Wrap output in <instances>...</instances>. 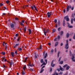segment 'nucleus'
<instances>
[{"mask_svg": "<svg viewBox=\"0 0 75 75\" xmlns=\"http://www.w3.org/2000/svg\"><path fill=\"white\" fill-rule=\"evenodd\" d=\"M66 43L67 44L65 45V48H66V50H68L69 48V45H68V39H67L66 40Z\"/></svg>", "mask_w": 75, "mask_h": 75, "instance_id": "1", "label": "nucleus"}, {"mask_svg": "<svg viewBox=\"0 0 75 75\" xmlns=\"http://www.w3.org/2000/svg\"><path fill=\"white\" fill-rule=\"evenodd\" d=\"M71 7H72L71 6V5H70V6L68 5L67 6V11H68V12L69 11V8L70 9H71Z\"/></svg>", "mask_w": 75, "mask_h": 75, "instance_id": "2", "label": "nucleus"}, {"mask_svg": "<svg viewBox=\"0 0 75 75\" xmlns=\"http://www.w3.org/2000/svg\"><path fill=\"white\" fill-rule=\"evenodd\" d=\"M10 25L11 26V27L12 28H14V24L13 23H10Z\"/></svg>", "mask_w": 75, "mask_h": 75, "instance_id": "3", "label": "nucleus"}, {"mask_svg": "<svg viewBox=\"0 0 75 75\" xmlns=\"http://www.w3.org/2000/svg\"><path fill=\"white\" fill-rule=\"evenodd\" d=\"M74 58L75 57L74 56V55H73L72 56V58H71V59L73 62H75V59H74Z\"/></svg>", "mask_w": 75, "mask_h": 75, "instance_id": "4", "label": "nucleus"}, {"mask_svg": "<svg viewBox=\"0 0 75 75\" xmlns=\"http://www.w3.org/2000/svg\"><path fill=\"white\" fill-rule=\"evenodd\" d=\"M45 67V66H44L42 67L41 69V70L40 72V73H42V72H43V71H44V69H43V68H44Z\"/></svg>", "mask_w": 75, "mask_h": 75, "instance_id": "5", "label": "nucleus"}, {"mask_svg": "<svg viewBox=\"0 0 75 75\" xmlns=\"http://www.w3.org/2000/svg\"><path fill=\"white\" fill-rule=\"evenodd\" d=\"M47 14V17L49 18H50V16L51 15H52V13H50L48 12Z\"/></svg>", "mask_w": 75, "mask_h": 75, "instance_id": "6", "label": "nucleus"}, {"mask_svg": "<svg viewBox=\"0 0 75 75\" xmlns=\"http://www.w3.org/2000/svg\"><path fill=\"white\" fill-rule=\"evenodd\" d=\"M5 50H8V45H7V44L5 43Z\"/></svg>", "mask_w": 75, "mask_h": 75, "instance_id": "7", "label": "nucleus"}, {"mask_svg": "<svg viewBox=\"0 0 75 75\" xmlns=\"http://www.w3.org/2000/svg\"><path fill=\"white\" fill-rule=\"evenodd\" d=\"M19 45V44L18 43L16 44L15 45L13 46L14 48H16L17 47V46H18Z\"/></svg>", "mask_w": 75, "mask_h": 75, "instance_id": "8", "label": "nucleus"}, {"mask_svg": "<svg viewBox=\"0 0 75 75\" xmlns=\"http://www.w3.org/2000/svg\"><path fill=\"white\" fill-rule=\"evenodd\" d=\"M63 25L64 27H65V20L64 19L63 20Z\"/></svg>", "mask_w": 75, "mask_h": 75, "instance_id": "9", "label": "nucleus"}, {"mask_svg": "<svg viewBox=\"0 0 75 75\" xmlns=\"http://www.w3.org/2000/svg\"><path fill=\"white\" fill-rule=\"evenodd\" d=\"M59 34H60V35H62L64 34V32L63 31H61L60 33H59Z\"/></svg>", "mask_w": 75, "mask_h": 75, "instance_id": "10", "label": "nucleus"}, {"mask_svg": "<svg viewBox=\"0 0 75 75\" xmlns=\"http://www.w3.org/2000/svg\"><path fill=\"white\" fill-rule=\"evenodd\" d=\"M68 27H69V28H73V26L72 25H67Z\"/></svg>", "mask_w": 75, "mask_h": 75, "instance_id": "11", "label": "nucleus"}, {"mask_svg": "<svg viewBox=\"0 0 75 75\" xmlns=\"http://www.w3.org/2000/svg\"><path fill=\"white\" fill-rule=\"evenodd\" d=\"M70 68V66H68L66 67V69L67 70H69V69Z\"/></svg>", "mask_w": 75, "mask_h": 75, "instance_id": "12", "label": "nucleus"}, {"mask_svg": "<svg viewBox=\"0 0 75 75\" xmlns=\"http://www.w3.org/2000/svg\"><path fill=\"white\" fill-rule=\"evenodd\" d=\"M29 35H30V34H31V33H32V31H31V29H29Z\"/></svg>", "mask_w": 75, "mask_h": 75, "instance_id": "13", "label": "nucleus"}, {"mask_svg": "<svg viewBox=\"0 0 75 75\" xmlns=\"http://www.w3.org/2000/svg\"><path fill=\"white\" fill-rule=\"evenodd\" d=\"M14 52H11V55L12 57H14Z\"/></svg>", "mask_w": 75, "mask_h": 75, "instance_id": "14", "label": "nucleus"}, {"mask_svg": "<svg viewBox=\"0 0 75 75\" xmlns=\"http://www.w3.org/2000/svg\"><path fill=\"white\" fill-rule=\"evenodd\" d=\"M48 56V54H47V53H46L45 54V57L44 58H46V57Z\"/></svg>", "mask_w": 75, "mask_h": 75, "instance_id": "15", "label": "nucleus"}, {"mask_svg": "<svg viewBox=\"0 0 75 75\" xmlns=\"http://www.w3.org/2000/svg\"><path fill=\"white\" fill-rule=\"evenodd\" d=\"M27 58H28V57H27L25 58V60L23 61L24 62H26Z\"/></svg>", "mask_w": 75, "mask_h": 75, "instance_id": "16", "label": "nucleus"}, {"mask_svg": "<svg viewBox=\"0 0 75 75\" xmlns=\"http://www.w3.org/2000/svg\"><path fill=\"white\" fill-rule=\"evenodd\" d=\"M37 49L38 50H40V49L41 50H42V45H40V47H39V48H38Z\"/></svg>", "mask_w": 75, "mask_h": 75, "instance_id": "17", "label": "nucleus"}, {"mask_svg": "<svg viewBox=\"0 0 75 75\" xmlns=\"http://www.w3.org/2000/svg\"><path fill=\"white\" fill-rule=\"evenodd\" d=\"M58 45V42H57L55 44V47H57Z\"/></svg>", "mask_w": 75, "mask_h": 75, "instance_id": "18", "label": "nucleus"}, {"mask_svg": "<svg viewBox=\"0 0 75 75\" xmlns=\"http://www.w3.org/2000/svg\"><path fill=\"white\" fill-rule=\"evenodd\" d=\"M67 38H68L69 37V33H67L66 35Z\"/></svg>", "mask_w": 75, "mask_h": 75, "instance_id": "19", "label": "nucleus"}, {"mask_svg": "<svg viewBox=\"0 0 75 75\" xmlns=\"http://www.w3.org/2000/svg\"><path fill=\"white\" fill-rule=\"evenodd\" d=\"M73 21H74V19L72 18L71 19V24H73Z\"/></svg>", "mask_w": 75, "mask_h": 75, "instance_id": "20", "label": "nucleus"}, {"mask_svg": "<svg viewBox=\"0 0 75 75\" xmlns=\"http://www.w3.org/2000/svg\"><path fill=\"white\" fill-rule=\"evenodd\" d=\"M1 54L2 55H5V54H6V52H2Z\"/></svg>", "mask_w": 75, "mask_h": 75, "instance_id": "21", "label": "nucleus"}, {"mask_svg": "<svg viewBox=\"0 0 75 75\" xmlns=\"http://www.w3.org/2000/svg\"><path fill=\"white\" fill-rule=\"evenodd\" d=\"M68 18V16L67 15L66 16L64 17V19L65 20H67V18Z\"/></svg>", "mask_w": 75, "mask_h": 75, "instance_id": "22", "label": "nucleus"}, {"mask_svg": "<svg viewBox=\"0 0 75 75\" xmlns=\"http://www.w3.org/2000/svg\"><path fill=\"white\" fill-rule=\"evenodd\" d=\"M55 65V64H52L51 65V67H54Z\"/></svg>", "mask_w": 75, "mask_h": 75, "instance_id": "23", "label": "nucleus"}, {"mask_svg": "<svg viewBox=\"0 0 75 75\" xmlns=\"http://www.w3.org/2000/svg\"><path fill=\"white\" fill-rule=\"evenodd\" d=\"M56 31V29H54L52 30V33H55Z\"/></svg>", "mask_w": 75, "mask_h": 75, "instance_id": "24", "label": "nucleus"}, {"mask_svg": "<svg viewBox=\"0 0 75 75\" xmlns=\"http://www.w3.org/2000/svg\"><path fill=\"white\" fill-rule=\"evenodd\" d=\"M63 63H64V61H61L59 62V64H63Z\"/></svg>", "mask_w": 75, "mask_h": 75, "instance_id": "25", "label": "nucleus"}, {"mask_svg": "<svg viewBox=\"0 0 75 75\" xmlns=\"http://www.w3.org/2000/svg\"><path fill=\"white\" fill-rule=\"evenodd\" d=\"M60 53V52H58V54H57V57L59 58V53Z\"/></svg>", "mask_w": 75, "mask_h": 75, "instance_id": "26", "label": "nucleus"}, {"mask_svg": "<svg viewBox=\"0 0 75 75\" xmlns=\"http://www.w3.org/2000/svg\"><path fill=\"white\" fill-rule=\"evenodd\" d=\"M4 59H5V57H3L2 58L1 61H2V62H3V61H4Z\"/></svg>", "mask_w": 75, "mask_h": 75, "instance_id": "27", "label": "nucleus"}, {"mask_svg": "<svg viewBox=\"0 0 75 75\" xmlns=\"http://www.w3.org/2000/svg\"><path fill=\"white\" fill-rule=\"evenodd\" d=\"M24 33H25L26 32V27H25L24 28Z\"/></svg>", "mask_w": 75, "mask_h": 75, "instance_id": "28", "label": "nucleus"}, {"mask_svg": "<svg viewBox=\"0 0 75 75\" xmlns=\"http://www.w3.org/2000/svg\"><path fill=\"white\" fill-rule=\"evenodd\" d=\"M68 66V64H66L64 66H63V68H65V67H67Z\"/></svg>", "mask_w": 75, "mask_h": 75, "instance_id": "29", "label": "nucleus"}, {"mask_svg": "<svg viewBox=\"0 0 75 75\" xmlns=\"http://www.w3.org/2000/svg\"><path fill=\"white\" fill-rule=\"evenodd\" d=\"M60 71H64V70L63 69V68L62 67L60 68Z\"/></svg>", "mask_w": 75, "mask_h": 75, "instance_id": "30", "label": "nucleus"}, {"mask_svg": "<svg viewBox=\"0 0 75 75\" xmlns=\"http://www.w3.org/2000/svg\"><path fill=\"white\" fill-rule=\"evenodd\" d=\"M48 31H45V32H44V35H46V34L47 33H48Z\"/></svg>", "mask_w": 75, "mask_h": 75, "instance_id": "31", "label": "nucleus"}, {"mask_svg": "<svg viewBox=\"0 0 75 75\" xmlns=\"http://www.w3.org/2000/svg\"><path fill=\"white\" fill-rule=\"evenodd\" d=\"M69 55L71 57L72 56V52H71V51H70L69 52Z\"/></svg>", "mask_w": 75, "mask_h": 75, "instance_id": "32", "label": "nucleus"}, {"mask_svg": "<svg viewBox=\"0 0 75 75\" xmlns=\"http://www.w3.org/2000/svg\"><path fill=\"white\" fill-rule=\"evenodd\" d=\"M28 65L29 66H30V67H32L34 65H33V64H29Z\"/></svg>", "mask_w": 75, "mask_h": 75, "instance_id": "33", "label": "nucleus"}, {"mask_svg": "<svg viewBox=\"0 0 75 75\" xmlns=\"http://www.w3.org/2000/svg\"><path fill=\"white\" fill-rule=\"evenodd\" d=\"M6 2L7 4H8L9 3H10V1L8 0H7V1H6Z\"/></svg>", "mask_w": 75, "mask_h": 75, "instance_id": "34", "label": "nucleus"}, {"mask_svg": "<svg viewBox=\"0 0 75 75\" xmlns=\"http://www.w3.org/2000/svg\"><path fill=\"white\" fill-rule=\"evenodd\" d=\"M60 36L59 35L57 37V38L58 40H59V39H60Z\"/></svg>", "mask_w": 75, "mask_h": 75, "instance_id": "35", "label": "nucleus"}, {"mask_svg": "<svg viewBox=\"0 0 75 75\" xmlns=\"http://www.w3.org/2000/svg\"><path fill=\"white\" fill-rule=\"evenodd\" d=\"M20 37H19L17 39V41H20Z\"/></svg>", "mask_w": 75, "mask_h": 75, "instance_id": "36", "label": "nucleus"}, {"mask_svg": "<svg viewBox=\"0 0 75 75\" xmlns=\"http://www.w3.org/2000/svg\"><path fill=\"white\" fill-rule=\"evenodd\" d=\"M25 72H24V71H22V75H25Z\"/></svg>", "mask_w": 75, "mask_h": 75, "instance_id": "37", "label": "nucleus"}, {"mask_svg": "<svg viewBox=\"0 0 75 75\" xmlns=\"http://www.w3.org/2000/svg\"><path fill=\"white\" fill-rule=\"evenodd\" d=\"M54 22L55 23H57V20L55 19L54 20Z\"/></svg>", "mask_w": 75, "mask_h": 75, "instance_id": "38", "label": "nucleus"}, {"mask_svg": "<svg viewBox=\"0 0 75 75\" xmlns=\"http://www.w3.org/2000/svg\"><path fill=\"white\" fill-rule=\"evenodd\" d=\"M61 29V27H59L58 29V30L59 31H60Z\"/></svg>", "mask_w": 75, "mask_h": 75, "instance_id": "39", "label": "nucleus"}, {"mask_svg": "<svg viewBox=\"0 0 75 75\" xmlns=\"http://www.w3.org/2000/svg\"><path fill=\"white\" fill-rule=\"evenodd\" d=\"M29 70H30V71H34V69L32 68L30 69H29Z\"/></svg>", "mask_w": 75, "mask_h": 75, "instance_id": "40", "label": "nucleus"}, {"mask_svg": "<svg viewBox=\"0 0 75 75\" xmlns=\"http://www.w3.org/2000/svg\"><path fill=\"white\" fill-rule=\"evenodd\" d=\"M18 50L19 51H22V48H18Z\"/></svg>", "mask_w": 75, "mask_h": 75, "instance_id": "41", "label": "nucleus"}, {"mask_svg": "<svg viewBox=\"0 0 75 75\" xmlns=\"http://www.w3.org/2000/svg\"><path fill=\"white\" fill-rule=\"evenodd\" d=\"M66 20L67 21H69V18H67V19Z\"/></svg>", "mask_w": 75, "mask_h": 75, "instance_id": "42", "label": "nucleus"}, {"mask_svg": "<svg viewBox=\"0 0 75 75\" xmlns=\"http://www.w3.org/2000/svg\"><path fill=\"white\" fill-rule=\"evenodd\" d=\"M25 68H26V67H25V66L23 67V69L24 71H25Z\"/></svg>", "mask_w": 75, "mask_h": 75, "instance_id": "43", "label": "nucleus"}, {"mask_svg": "<svg viewBox=\"0 0 75 75\" xmlns=\"http://www.w3.org/2000/svg\"><path fill=\"white\" fill-rule=\"evenodd\" d=\"M58 25H60V21L59 20L58 21Z\"/></svg>", "mask_w": 75, "mask_h": 75, "instance_id": "44", "label": "nucleus"}, {"mask_svg": "<svg viewBox=\"0 0 75 75\" xmlns=\"http://www.w3.org/2000/svg\"><path fill=\"white\" fill-rule=\"evenodd\" d=\"M54 64V60H52L51 62V65L53 64Z\"/></svg>", "mask_w": 75, "mask_h": 75, "instance_id": "45", "label": "nucleus"}, {"mask_svg": "<svg viewBox=\"0 0 75 75\" xmlns=\"http://www.w3.org/2000/svg\"><path fill=\"white\" fill-rule=\"evenodd\" d=\"M14 39H13V40H16V38H17V37L15 36V37H14Z\"/></svg>", "mask_w": 75, "mask_h": 75, "instance_id": "46", "label": "nucleus"}, {"mask_svg": "<svg viewBox=\"0 0 75 75\" xmlns=\"http://www.w3.org/2000/svg\"><path fill=\"white\" fill-rule=\"evenodd\" d=\"M20 23H21V25L22 26H24V24H23V23H22L21 22Z\"/></svg>", "mask_w": 75, "mask_h": 75, "instance_id": "47", "label": "nucleus"}, {"mask_svg": "<svg viewBox=\"0 0 75 75\" xmlns=\"http://www.w3.org/2000/svg\"><path fill=\"white\" fill-rule=\"evenodd\" d=\"M50 72H51L52 71V68H50Z\"/></svg>", "mask_w": 75, "mask_h": 75, "instance_id": "48", "label": "nucleus"}, {"mask_svg": "<svg viewBox=\"0 0 75 75\" xmlns=\"http://www.w3.org/2000/svg\"><path fill=\"white\" fill-rule=\"evenodd\" d=\"M15 20H16L17 21H18V19L17 18H15Z\"/></svg>", "mask_w": 75, "mask_h": 75, "instance_id": "49", "label": "nucleus"}, {"mask_svg": "<svg viewBox=\"0 0 75 75\" xmlns=\"http://www.w3.org/2000/svg\"><path fill=\"white\" fill-rule=\"evenodd\" d=\"M53 52H54V50L53 49H52L51 50V52L52 53H53Z\"/></svg>", "mask_w": 75, "mask_h": 75, "instance_id": "50", "label": "nucleus"}, {"mask_svg": "<svg viewBox=\"0 0 75 75\" xmlns=\"http://www.w3.org/2000/svg\"><path fill=\"white\" fill-rule=\"evenodd\" d=\"M74 7L73 6V7L71 8V10H74Z\"/></svg>", "mask_w": 75, "mask_h": 75, "instance_id": "51", "label": "nucleus"}, {"mask_svg": "<svg viewBox=\"0 0 75 75\" xmlns=\"http://www.w3.org/2000/svg\"><path fill=\"white\" fill-rule=\"evenodd\" d=\"M61 57H60L58 60L59 62H60V61H61Z\"/></svg>", "mask_w": 75, "mask_h": 75, "instance_id": "52", "label": "nucleus"}, {"mask_svg": "<svg viewBox=\"0 0 75 75\" xmlns=\"http://www.w3.org/2000/svg\"><path fill=\"white\" fill-rule=\"evenodd\" d=\"M74 40H75V34L74 35L73 37Z\"/></svg>", "mask_w": 75, "mask_h": 75, "instance_id": "53", "label": "nucleus"}, {"mask_svg": "<svg viewBox=\"0 0 75 75\" xmlns=\"http://www.w3.org/2000/svg\"><path fill=\"white\" fill-rule=\"evenodd\" d=\"M43 59H41V63H43Z\"/></svg>", "mask_w": 75, "mask_h": 75, "instance_id": "54", "label": "nucleus"}, {"mask_svg": "<svg viewBox=\"0 0 75 75\" xmlns=\"http://www.w3.org/2000/svg\"><path fill=\"white\" fill-rule=\"evenodd\" d=\"M45 62H46V64H47V59H45Z\"/></svg>", "mask_w": 75, "mask_h": 75, "instance_id": "55", "label": "nucleus"}, {"mask_svg": "<svg viewBox=\"0 0 75 75\" xmlns=\"http://www.w3.org/2000/svg\"><path fill=\"white\" fill-rule=\"evenodd\" d=\"M0 6H3V4H2V3H1Z\"/></svg>", "mask_w": 75, "mask_h": 75, "instance_id": "56", "label": "nucleus"}, {"mask_svg": "<svg viewBox=\"0 0 75 75\" xmlns=\"http://www.w3.org/2000/svg\"><path fill=\"white\" fill-rule=\"evenodd\" d=\"M63 73L62 72H60V73H59V75H62Z\"/></svg>", "mask_w": 75, "mask_h": 75, "instance_id": "57", "label": "nucleus"}, {"mask_svg": "<svg viewBox=\"0 0 75 75\" xmlns=\"http://www.w3.org/2000/svg\"><path fill=\"white\" fill-rule=\"evenodd\" d=\"M18 33H17V34H16V35H15V36L16 37H18Z\"/></svg>", "mask_w": 75, "mask_h": 75, "instance_id": "58", "label": "nucleus"}, {"mask_svg": "<svg viewBox=\"0 0 75 75\" xmlns=\"http://www.w3.org/2000/svg\"><path fill=\"white\" fill-rule=\"evenodd\" d=\"M63 45V43H60V46H62Z\"/></svg>", "mask_w": 75, "mask_h": 75, "instance_id": "59", "label": "nucleus"}, {"mask_svg": "<svg viewBox=\"0 0 75 75\" xmlns=\"http://www.w3.org/2000/svg\"><path fill=\"white\" fill-rule=\"evenodd\" d=\"M35 10H36V11H37L38 12V10H37V8H35Z\"/></svg>", "mask_w": 75, "mask_h": 75, "instance_id": "60", "label": "nucleus"}, {"mask_svg": "<svg viewBox=\"0 0 75 75\" xmlns=\"http://www.w3.org/2000/svg\"><path fill=\"white\" fill-rule=\"evenodd\" d=\"M31 8L32 10H34V7L33 6H31Z\"/></svg>", "mask_w": 75, "mask_h": 75, "instance_id": "61", "label": "nucleus"}, {"mask_svg": "<svg viewBox=\"0 0 75 75\" xmlns=\"http://www.w3.org/2000/svg\"><path fill=\"white\" fill-rule=\"evenodd\" d=\"M72 17H73V18H74V14H72Z\"/></svg>", "mask_w": 75, "mask_h": 75, "instance_id": "62", "label": "nucleus"}, {"mask_svg": "<svg viewBox=\"0 0 75 75\" xmlns=\"http://www.w3.org/2000/svg\"><path fill=\"white\" fill-rule=\"evenodd\" d=\"M54 51L55 52H57V49L56 48H55Z\"/></svg>", "mask_w": 75, "mask_h": 75, "instance_id": "63", "label": "nucleus"}, {"mask_svg": "<svg viewBox=\"0 0 75 75\" xmlns=\"http://www.w3.org/2000/svg\"><path fill=\"white\" fill-rule=\"evenodd\" d=\"M22 23H24V21L23 20H22Z\"/></svg>", "mask_w": 75, "mask_h": 75, "instance_id": "64", "label": "nucleus"}]
</instances>
